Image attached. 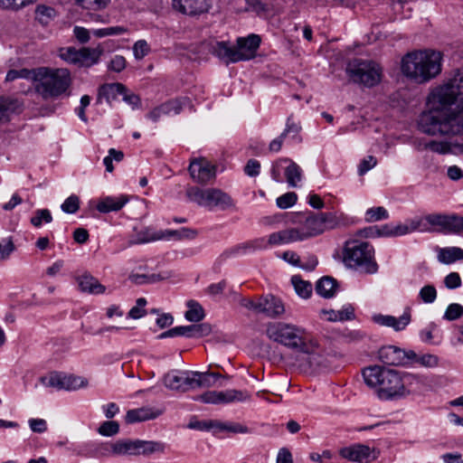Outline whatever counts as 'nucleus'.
Masks as SVG:
<instances>
[{"label":"nucleus","mask_w":463,"mask_h":463,"mask_svg":"<svg viewBox=\"0 0 463 463\" xmlns=\"http://www.w3.org/2000/svg\"><path fill=\"white\" fill-rule=\"evenodd\" d=\"M56 15V12L53 8L40 5L36 9V19L43 24H48Z\"/></svg>","instance_id":"47"},{"label":"nucleus","mask_w":463,"mask_h":463,"mask_svg":"<svg viewBox=\"0 0 463 463\" xmlns=\"http://www.w3.org/2000/svg\"><path fill=\"white\" fill-rule=\"evenodd\" d=\"M163 383L167 389L186 392L192 389L193 371L171 370L164 375Z\"/></svg>","instance_id":"15"},{"label":"nucleus","mask_w":463,"mask_h":463,"mask_svg":"<svg viewBox=\"0 0 463 463\" xmlns=\"http://www.w3.org/2000/svg\"><path fill=\"white\" fill-rule=\"evenodd\" d=\"M363 376L368 386L378 388V396L383 400L405 397L410 393L408 385L414 379L411 374H402L398 371L377 365L364 369Z\"/></svg>","instance_id":"3"},{"label":"nucleus","mask_w":463,"mask_h":463,"mask_svg":"<svg viewBox=\"0 0 463 463\" xmlns=\"http://www.w3.org/2000/svg\"><path fill=\"white\" fill-rule=\"evenodd\" d=\"M173 9L186 15L195 16L201 14L208 12L210 6L205 4H192L190 9H186V5H183V2H172Z\"/></svg>","instance_id":"34"},{"label":"nucleus","mask_w":463,"mask_h":463,"mask_svg":"<svg viewBox=\"0 0 463 463\" xmlns=\"http://www.w3.org/2000/svg\"><path fill=\"white\" fill-rule=\"evenodd\" d=\"M80 208V199L77 195H70L61 205V209L65 213H75Z\"/></svg>","instance_id":"54"},{"label":"nucleus","mask_w":463,"mask_h":463,"mask_svg":"<svg viewBox=\"0 0 463 463\" xmlns=\"http://www.w3.org/2000/svg\"><path fill=\"white\" fill-rule=\"evenodd\" d=\"M59 57L64 61L79 66L80 50L74 47L61 48L59 50Z\"/></svg>","instance_id":"48"},{"label":"nucleus","mask_w":463,"mask_h":463,"mask_svg":"<svg viewBox=\"0 0 463 463\" xmlns=\"http://www.w3.org/2000/svg\"><path fill=\"white\" fill-rule=\"evenodd\" d=\"M288 162H289V159L280 158L278 161H276L275 163H273V165L271 166V170H270V175H271L272 179L275 182H278V183L283 182V179L281 176V172L282 171L285 172L286 166L284 165H286Z\"/></svg>","instance_id":"51"},{"label":"nucleus","mask_w":463,"mask_h":463,"mask_svg":"<svg viewBox=\"0 0 463 463\" xmlns=\"http://www.w3.org/2000/svg\"><path fill=\"white\" fill-rule=\"evenodd\" d=\"M260 42V35L250 33L246 37H238L236 46H232L229 42L214 39L205 41L203 45L210 53L230 64L254 58Z\"/></svg>","instance_id":"5"},{"label":"nucleus","mask_w":463,"mask_h":463,"mask_svg":"<svg viewBox=\"0 0 463 463\" xmlns=\"http://www.w3.org/2000/svg\"><path fill=\"white\" fill-rule=\"evenodd\" d=\"M306 218L311 232H315V237L327 230L346 226L351 222L348 216L337 212L311 213L307 215Z\"/></svg>","instance_id":"10"},{"label":"nucleus","mask_w":463,"mask_h":463,"mask_svg":"<svg viewBox=\"0 0 463 463\" xmlns=\"http://www.w3.org/2000/svg\"><path fill=\"white\" fill-rule=\"evenodd\" d=\"M285 167V175L287 183L290 187H296L301 181L302 170L295 162L289 160Z\"/></svg>","instance_id":"38"},{"label":"nucleus","mask_w":463,"mask_h":463,"mask_svg":"<svg viewBox=\"0 0 463 463\" xmlns=\"http://www.w3.org/2000/svg\"><path fill=\"white\" fill-rule=\"evenodd\" d=\"M81 7L86 11L84 16L87 21L106 24L109 22V15L104 11L108 2H80Z\"/></svg>","instance_id":"18"},{"label":"nucleus","mask_w":463,"mask_h":463,"mask_svg":"<svg viewBox=\"0 0 463 463\" xmlns=\"http://www.w3.org/2000/svg\"><path fill=\"white\" fill-rule=\"evenodd\" d=\"M71 81V75L68 69L50 67L35 69L34 90L45 100L67 95Z\"/></svg>","instance_id":"6"},{"label":"nucleus","mask_w":463,"mask_h":463,"mask_svg":"<svg viewBox=\"0 0 463 463\" xmlns=\"http://www.w3.org/2000/svg\"><path fill=\"white\" fill-rule=\"evenodd\" d=\"M337 289V282L331 277H323L316 285L317 293L325 298H330L334 297Z\"/></svg>","instance_id":"31"},{"label":"nucleus","mask_w":463,"mask_h":463,"mask_svg":"<svg viewBox=\"0 0 463 463\" xmlns=\"http://www.w3.org/2000/svg\"><path fill=\"white\" fill-rule=\"evenodd\" d=\"M438 260L443 264H451L463 260V249L459 247L440 248L438 252Z\"/></svg>","instance_id":"32"},{"label":"nucleus","mask_w":463,"mask_h":463,"mask_svg":"<svg viewBox=\"0 0 463 463\" xmlns=\"http://www.w3.org/2000/svg\"><path fill=\"white\" fill-rule=\"evenodd\" d=\"M186 196L192 203L209 211H229L235 209L236 203L232 196L218 188L202 189L197 186L188 187Z\"/></svg>","instance_id":"8"},{"label":"nucleus","mask_w":463,"mask_h":463,"mask_svg":"<svg viewBox=\"0 0 463 463\" xmlns=\"http://www.w3.org/2000/svg\"><path fill=\"white\" fill-rule=\"evenodd\" d=\"M192 179L199 184H206L215 178L216 168L204 158L194 159L189 165Z\"/></svg>","instance_id":"14"},{"label":"nucleus","mask_w":463,"mask_h":463,"mask_svg":"<svg viewBox=\"0 0 463 463\" xmlns=\"http://www.w3.org/2000/svg\"><path fill=\"white\" fill-rule=\"evenodd\" d=\"M78 285L81 291L90 294H101L105 291V287L90 274H83L78 279Z\"/></svg>","instance_id":"27"},{"label":"nucleus","mask_w":463,"mask_h":463,"mask_svg":"<svg viewBox=\"0 0 463 463\" xmlns=\"http://www.w3.org/2000/svg\"><path fill=\"white\" fill-rule=\"evenodd\" d=\"M291 283L299 297L307 298L311 295L312 285L308 281L303 280L299 276H292Z\"/></svg>","instance_id":"43"},{"label":"nucleus","mask_w":463,"mask_h":463,"mask_svg":"<svg viewBox=\"0 0 463 463\" xmlns=\"http://www.w3.org/2000/svg\"><path fill=\"white\" fill-rule=\"evenodd\" d=\"M191 105L188 97H178L161 104V110L165 116H175L181 113L184 108Z\"/></svg>","instance_id":"25"},{"label":"nucleus","mask_w":463,"mask_h":463,"mask_svg":"<svg viewBox=\"0 0 463 463\" xmlns=\"http://www.w3.org/2000/svg\"><path fill=\"white\" fill-rule=\"evenodd\" d=\"M293 236L297 241H303L308 240L310 238L315 237V232H312L310 230V226L306 216H302L301 220L298 221V224L296 227L290 228Z\"/></svg>","instance_id":"36"},{"label":"nucleus","mask_w":463,"mask_h":463,"mask_svg":"<svg viewBox=\"0 0 463 463\" xmlns=\"http://www.w3.org/2000/svg\"><path fill=\"white\" fill-rule=\"evenodd\" d=\"M149 46L145 40L137 41L133 46V52L135 58L137 60L143 59L149 52Z\"/></svg>","instance_id":"64"},{"label":"nucleus","mask_w":463,"mask_h":463,"mask_svg":"<svg viewBox=\"0 0 463 463\" xmlns=\"http://www.w3.org/2000/svg\"><path fill=\"white\" fill-rule=\"evenodd\" d=\"M463 71L460 79L449 80L432 90L430 109L419 118L420 129L429 135H463Z\"/></svg>","instance_id":"1"},{"label":"nucleus","mask_w":463,"mask_h":463,"mask_svg":"<svg viewBox=\"0 0 463 463\" xmlns=\"http://www.w3.org/2000/svg\"><path fill=\"white\" fill-rule=\"evenodd\" d=\"M293 234L290 228L270 233L268 236L270 248L296 242Z\"/></svg>","instance_id":"35"},{"label":"nucleus","mask_w":463,"mask_h":463,"mask_svg":"<svg viewBox=\"0 0 463 463\" xmlns=\"http://www.w3.org/2000/svg\"><path fill=\"white\" fill-rule=\"evenodd\" d=\"M111 453L114 455L137 456V439H119L111 443Z\"/></svg>","instance_id":"30"},{"label":"nucleus","mask_w":463,"mask_h":463,"mask_svg":"<svg viewBox=\"0 0 463 463\" xmlns=\"http://www.w3.org/2000/svg\"><path fill=\"white\" fill-rule=\"evenodd\" d=\"M103 52V49L99 47L88 48L83 47L80 49V67H90L99 62V58Z\"/></svg>","instance_id":"29"},{"label":"nucleus","mask_w":463,"mask_h":463,"mask_svg":"<svg viewBox=\"0 0 463 463\" xmlns=\"http://www.w3.org/2000/svg\"><path fill=\"white\" fill-rule=\"evenodd\" d=\"M62 373L52 372L41 376L39 381L46 388L62 390Z\"/></svg>","instance_id":"40"},{"label":"nucleus","mask_w":463,"mask_h":463,"mask_svg":"<svg viewBox=\"0 0 463 463\" xmlns=\"http://www.w3.org/2000/svg\"><path fill=\"white\" fill-rule=\"evenodd\" d=\"M125 94V86L121 83H108L99 87L98 92V102L105 99L109 102L116 99L118 96Z\"/></svg>","instance_id":"24"},{"label":"nucleus","mask_w":463,"mask_h":463,"mask_svg":"<svg viewBox=\"0 0 463 463\" xmlns=\"http://www.w3.org/2000/svg\"><path fill=\"white\" fill-rule=\"evenodd\" d=\"M15 247L10 238H5L0 241V261L7 260Z\"/></svg>","instance_id":"61"},{"label":"nucleus","mask_w":463,"mask_h":463,"mask_svg":"<svg viewBox=\"0 0 463 463\" xmlns=\"http://www.w3.org/2000/svg\"><path fill=\"white\" fill-rule=\"evenodd\" d=\"M165 444L161 441L137 439V456H149L154 453H164Z\"/></svg>","instance_id":"33"},{"label":"nucleus","mask_w":463,"mask_h":463,"mask_svg":"<svg viewBox=\"0 0 463 463\" xmlns=\"http://www.w3.org/2000/svg\"><path fill=\"white\" fill-rule=\"evenodd\" d=\"M463 315V307L458 303L449 304L443 315V319L453 321L459 318Z\"/></svg>","instance_id":"53"},{"label":"nucleus","mask_w":463,"mask_h":463,"mask_svg":"<svg viewBox=\"0 0 463 463\" xmlns=\"http://www.w3.org/2000/svg\"><path fill=\"white\" fill-rule=\"evenodd\" d=\"M388 217L389 213L383 206L372 207L365 212V220L370 222L386 220Z\"/></svg>","instance_id":"50"},{"label":"nucleus","mask_w":463,"mask_h":463,"mask_svg":"<svg viewBox=\"0 0 463 463\" xmlns=\"http://www.w3.org/2000/svg\"><path fill=\"white\" fill-rule=\"evenodd\" d=\"M163 413L161 410L154 409L151 407H141L137 409L129 410L127 411L125 420L127 423H135L154 420Z\"/></svg>","instance_id":"22"},{"label":"nucleus","mask_w":463,"mask_h":463,"mask_svg":"<svg viewBox=\"0 0 463 463\" xmlns=\"http://www.w3.org/2000/svg\"><path fill=\"white\" fill-rule=\"evenodd\" d=\"M35 77V69L28 70V69H22V70H10L5 77L6 81H13L16 79H27L31 80H34Z\"/></svg>","instance_id":"49"},{"label":"nucleus","mask_w":463,"mask_h":463,"mask_svg":"<svg viewBox=\"0 0 463 463\" xmlns=\"http://www.w3.org/2000/svg\"><path fill=\"white\" fill-rule=\"evenodd\" d=\"M119 431V425L117 421L109 420L103 422L99 428V433L102 436L110 437Z\"/></svg>","instance_id":"60"},{"label":"nucleus","mask_w":463,"mask_h":463,"mask_svg":"<svg viewBox=\"0 0 463 463\" xmlns=\"http://www.w3.org/2000/svg\"><path fill=\"white\" fill-rule=\"evenodd\" d=\"M266 335L273 342L303 355L308 369L327 367L328 354L320 341L303 326L286 322H269Z\"/></svg>","instance_id":"2"},{"label":"nucleus","mask_w":463,"mask_h":463,"mask_svg":"<svg viewBox=\"0 0 463 463\" xmlns=\"http://www.w3.org/2000/svg\"><path fill=\"white\" fill-rule=\"evenodd\" d=\"M161 234H164L163 240H183L194 239L197 232L189 228H182L180 230H166L165 232H161Z\"/></svg>","instance_id":"39"},{"label":"nucleus","mask_w":463,"mask_h":463,"mask_svg":"<svg viewBox=\"0 0 463 463\" xmlns=\"http://www.w3.org/2000/svg\"><path fill=\"white\" fill-rule=\"evenodd\" d=\"M343 262L347 268L368 275L376 274L379 269L374 258L373 247L370 243L359 240L345 241L343 250Z\"/></svg>","instance_id":"7"},{"label":"nucleus","mask_w":463,"mask_h":463,"mask_svg":"<svg viewBox=\"0 0 463 463\" xmlns=\"http://www.w3.org/2000/svg\"><path fill=\"white\" fill-rule=\"evenodd\" d=\"M146 305V300L144 298H139L137 299V305L133 307L128 314V317L133 318V319H138L142 317H144L146 312V309H144V307Z\"/></svg>","instance_id":"59"},{"label":"nucleus","mask_w":463,"mask_h":463,"mask_svg":"<svg viewBox=\"0 0 463 463\" xmlns=\"http://www.w3.org/2000/svg\"><path fill=\"white\" fill-rule=\"evenodd\" d=\"M300 129V126L293 120L292 117H288L287 119L286 128L282 132V136L287 137L288 135H291L292 138H297L299 140L298 134Z\"/></svg>","instance_id":"62"},{"label":"nucleus","mask_w":463,"mask_h":463,"mask_svg":"<svg viewBox=\"0 0 463 463\" xmlns=\"http://www.w3.org/2000/svg\"><path fill=\"white\" fill-rule=\"evenodd\" d=\"M250 398L246 390L228 389L225 391H207L194 398V401L205 404H229L233 402H243Z\"/></svg>","instance_id":"12"},{"label":"nucleus","mask_w":463,"mask_h":463,"mask_svg":"<svg viewBox=\"0 0 463 463\" xmlns=\"http://www.w3.org/2000/svg\"><path fill=\"white\" fill-rule=\"evenodd\" d=\"M52 222V216L48 209H38L34 212L31 218V223L36 228L42 227L43 223H50Z\"/></svg>","instance_id":"45"},{"label":"nucleus","mask_w":463,"mask_h":463,"mask_svg":"<svg viewBox=\"0 0 463 463\" xmlns=\"http://www.w3.org/2000/svg\"><path fill=\"white\" fill-rule=\"evenodd\" d=\"M380 361L388 365L404 364L405 351L394 345H387L379 349Z\"/></svg>","instance_id":"20"},{"label":"nucleus","mask_w":463,"mask_h":463,"mask_svg":"<svg viewBox=\"0 0 463 463\" xmlns=\"http://www.w3.org/2000/svg\"><path fill=\"white\" fill-rule=\"evenodd\" d=\"M430 232L463 236V216L458 214L430 213L425 215Z\"/></svg>","instance_id":"11"},{"label":"nucleus","mask_w":463,"mask_h":463,"mask_svg":"<svg viewBox=\"0 0 463 463\" xmlns=\"http://www.w3.org/2000/svg\"><path fill=\"white\" fill-rule=\"evenodd\" d=\"M188 310L185 312V318L191 322H199L204 317V311L202 306L194 301L189 300L187 302Z\"/></svg>","instance_id":"42"},{"label":"nucleus","mask_w":463,"mask_h":463,"mask_svg":"<svg viewBox=\"0 0 463 463\" xmlns=\"http://www.w3.org/2000/svg\"><path fill=\"white\" fill-rule=\"evenodd\" d=\"M128 203V196L126 194H120L118 196H105L98 202L96 209L101 213L118 212Z\"/></svg>","instance_id":"21"},{"label":"nucleus","mask_w":463,"mask_h":463,"mask_svg":"<svg viewBox=\"0 0 463 463\" xmlns=\"http://www.w3.org/2000/svg\"><path fill=\"white\" fill-rule=\"evenodd\" d=\"M439 362V357L432 354H420L418 358V364L428 368L438 366Z\"/></svg>","instance_id":"63"},{"label":"nucleus","mask_w":463,"mask_h":463,"mask_svg":"<svg viewBox=\"0 0 463 463\" xmlns=\"http://www.w3.org/2000/svg\"><path fill=\"white\" fill-rule=\"evenodd\" d=\"M369 232L371 236H402L409 233L405 222L397 224H384L381 230L370 228Z\"/></svg>","instance_id":"26"},{"label":"nucleus","mask_w":463,"mask_h":463,"mask_svg":"<svg viewBox=\"0 0 463 463\" xmlns=\"http://www.w3.org/2000/svg\"><path fill=\"white\" fill-rule=\"evenodd\" d=\"M419 296L424 303L430 304L437 298V290L434 286L426 285L420 288Z\"/></svg>","instance_id":"57"},{"label":"nucleus","mask_w":463,"mask_h":463,"mask_svg":"<svg viewBox=\"0 0 463 463\" xmlns=\"http://www.w3.org/2000/svg\"><path fill=\"white\" fill-rule=\"evenodd\" d=\"M62 390L66 391H76L80 388H85L88 386V380L73 374H64L62 373Z\"/></svg>","instance_id":"37"},{"label":"nucleus","mask_w":463,"mask_h":463,"mask_svg":"<svg viewBox=\"0 0 463 463\" xmlns=\"http://www.w3.org/2000/svg\"><path fill=\"white\" fill-rule=\"evenodd\" d=\"M192 389L197 387L210 388L214 386V380H212L210 372H194L193 371Z\"/></svg>","instance_id":"44"},{"label":"nucleus","mask_w":463,"mask_h":463,"mask_svg":"<svg viewBox=\"0 0 463 463\" xmlns=\"http://www.w3.org/2000/svg\"><path fill=\"white\" fill-rule=\"evenodd\" d=\"M345 72L352 82L372 88L380 83L383 69L372 60L353 59L346 64Z\"/></svg>","instance_id":"9"},{"label":"nucleus","mask_w":463,"mask_h":463,"mask_svg":"<svg viewBox=\"0 0 463 463\" xmlns=\"http://www.w3.org/2000/svg\"><path fill=\"white\" fill-rule=\"evenodd\" d=\"M270 248L269 237H260L253 241L239 244L228 253L230 255H242L255 250H262Z\"/></svg>","instance_id":"23"},{"label":"nucleus","mask_w":463,"mask_h":463,"mask_svg":"<svg viewBox=\"0 0 463 463\" xmlns=\"http://www.w3.org/2000/svg\"><path fill=\"white\" fill-rule=\"evenodd\" d=\"M244 11L262 18L271 17L275 14L271 2H246Z\"/></svg>","instance_id":"28"},{"label":"nucleus","mask_w":463,"mask_h":463,"mask_svg":"<svg viewBox=\"0 0 463 463\" xmlns=\"http://www.w3.org/2000/svg\"><path fill=\"white\" fill-rule=\"evenodd\" d=\"M441 53L432 50L415 51L402 60V74L416 83H425L441 71Z\"/></svg>","instance_id":"4"},{"label":"nucleus","mask_w":463,"mask_h":463,"mask_svg":"<svg viewBox=\"0 0 463 463\" xmlns=\"http://www.w3.org/2000/svg\"><path fill=\"white\" fill-rule=\"evenodd\" d=\"M164 234L153 232L150 229L146 228L136 234V237L130 241L133 244L146 243L149 241L163 240Z\"/></svg>","instance_id":"41"},{"label":"nucleus","mask_w":463,"mask_h":463,"mask_svg":"<svg viewBox=\"0 0 463 463\" xmlns=\"http://www.w3.org/2000/svg\"><path fill=\"white\" fill-rule=\"evenodd\" d=\"M424 147L432 152L442 155L448 154L451 151L449 144L443 141H430L425 143Z\"/></svg>","instance_id":"58"},{"label":"nucleus","mask_w":463,"mask_h":463,"mask_svg":"<svg viewBox=\"0 0 463 463\" xmlns=\"http://www.w3.org/2000/svg\"><path fill=\"white\" fill-rule=\"evenodd\" d=\"M74 452L86 458L106 457L111 453V443L88 441L74 449Z\"/></svg>","instance_id":"17"},{"label":"nucleus","mask_w":463,"mask_h":463,"mask_svg":"<svg viewBox=\"0 0 463 463\" xmlns=\"http://www.w3.org/2000/svg\"><path fill=\"white\" fill-rule=\"evenodd\" d=\"M128 32V29L123 26H111L107 28L96 29L93 31V34L99 38L109 36V35H119Z\"/></svg>","instance_id":"52"},{"label":"nucleus","mask_w":463,"mask_h":463,"mask_svg":"<svg viewBox=\"0 0 463 463\" xmlns=\"http://www.w3.org/2000/svg\"><path fill=\"white\" fill-rule=\"evenodd\" d=\"M372 320L381 326L392 327L394 331L399 332L405 329L410 324L411 316L410 309L407 308L399 317L391 315L375 314L372 317Z\"/></svg>","instance_id":"16"},{"label":"nucleus","mask_w":463,"mask_h":463,"mask_svg":"<svg viewBox=\"0 0 463 463\" xmlns=\"http://www.w3.org/2000/svg\"><path fill=\"white\" fill-rule=\"evenodd\" d=\"M285 312L282 301L272 296H262L259 298V313H263L269 317H277Z\"/></svg>","instance_id":"19"},{"label":"nucleus","mask_w":463,"mask_h":463,"mask_svg":"<svg viewBox=\"0 0 463 463\" xmlns=\"http://www.w3.org/2000/svg\"><path fill=\"white\" fill-rule=\"evenodd\" d=\"M298 196L294 192L286 193L277 198V206L280 209H288L297 202Z\"/></svg>","instance_id":"56"},{"label":"nucleus","mask_w":463,"mask_h":463,"mask_svg":"<svg viewBox=\"0 0 463 463\" xmlns=\"http://www.w3.org/2000/svg\"><path fill=\"white\" fill-rule=\"evenodd\" d=\"M405 222L408 227L409 233H411L414 232H430V227L427 226V221L425 220V216L407 219L405 221Z\"/></svg>","instance_id":"46"},{"label":"nucleus","mask_w":463,"mask_h":463,"mask_svg":"<svg viewBox=\"0 0 463 463\" xmlns=\"http://www.w3.org/2000/svg\"><path fill=\"white\" fill-rule=\"evenodd\" d=\"M341 457L358 463H371L379 457V450L367 445L356 443L345 447L339 451Z\"/></svg>","instance_id":"13"},{"label":"nucleus","mask_w":463,"mask_h":463,"mask_svg":"<svg viewBox=\"0 0 463 463\" xmlns=\"http://www.w3.org/2000/svg\"><path fill=\"white\" fill-rule=\"evenodd\" d=\"M15 109V102L8 99H0V121L7 120Z\"/></svg>","instance_id":"55"}]
</instances>
